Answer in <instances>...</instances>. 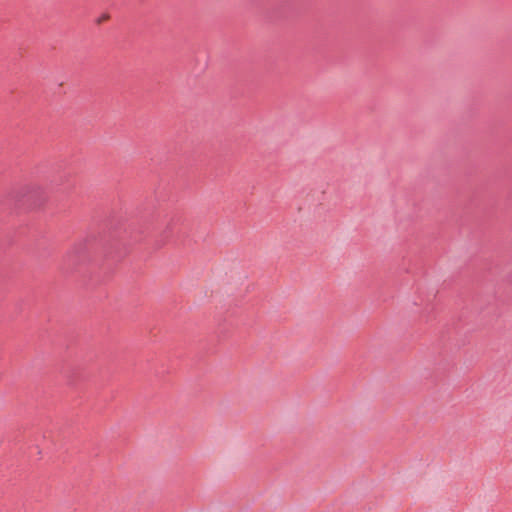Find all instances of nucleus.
<instances>
[{"label": "nucleus", "instance_id": "f257e3e1", "mask_svg": "<svg viewBox=\"0 0 512 512\" xmlns=\"http://www.w3.org/2000/svg\"><path fill=\"white\" fill-rule=\"evenodd\" d=\"M106 19H108V16H107V15H104V16H102V17H101V19L99 20V22L104 21V20H106Z\"/></svg>", "mask_w": 512, "mask_h": 512}]
</instances>
